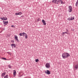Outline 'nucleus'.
<instances>
[{
	"instance_id": "obj_1",
	"label": "nucleus",
	"mask_w": 78,
	"mask_h": 78,
	"mask_svg": "<svg viewBox=\"0 0 78 78\" xmlns=\"http://www.w3.org/2000/svg\"><path fill=\"white\" fill-rule=\"evenodd\" d=\"M69 56H70V55L68 53H65L62 54V57L64 59L66 58H68Z\"/></svg>"
},
{
	"instance_id": "obj_2",
	"label": "nucleus",
	"mask_w": 78,
	"mask_h": 78,
	"mask_svg": "<svg viewBox=\"0 0 78 78\" xmlns=\"http://www.w3.org/2000/svg\"><path fill=\"white\" fill-rule=\"evenodd\" d=\"M61 0H53L52 2L54 3H55L57 4H58L59 2H60Z\"/></svg>"
},
{
	"instance_id": "obj_3",
	"label": "nucleus",
	"mask_w": 78,
	"mask_h": 78,
	"mask_svg": "<svg viewBox=\"0 0 78 78\" xmlns=\"http://www.w3.org/2000/svg\"><path fill=\"white\" fill-rule=\"evenodd\" d=\"M45 67L47 69H48V68H50V63H47L46 64Z\"/></svg>"
},
{
	"instance_id": "obj_4",
	"label": "nucleus",
	"mask_w": 78,
	"mask_h": 78,
	"mask_svg": "<svg viewBox=\"0 0 78 78\" xmlns=\"http://www.w3.org/2000/svg\"><path fill=\"white\" fill-rule=\"evenodd\" d=\"M44 73H45L46 74H48V75H50V74H51V73H50V71L48 70L45 71Z\"/></svg>"
},
{
	"instance_id": "obj_5",
	"label": "nucleus",
	"mask_w": 78,
	"mask_h": 78,
	"mask_svg": "<svg viewBox=\"0 0 78 78\" xmlns=\"http://www.w3.org/2000/svg\"><path fill=\"white\" fill-rule=\"evenodd\" d=\"M75 19L74 16H70L69 18H68V20H73Z\"/></svg>"
},
{
	"instance_id": "obj_6",
	"label": "nucleus",
	"mask_w": 78,
	"mask_h": 78,
	"mask_svg": "<svg viewBox=\"0 0 78 78\" xmlns=\"http://www.w3.org/2000/svg\"><path fill=\"white\" fill-rule=\"evenodd\" d=\"M1 19L3 20H7V18L6 17H1Z\"/></svg>"
},
{
	"instance_id": "obj_7",
	"label": "nucleus",
	"mask_w": 78,
	"mask_h": 78,
	"mask_svg": "<svg viewBox=\"0 0 78 78\" xmlns=\"http://www.w3.org/2000/svg\"><path fill=\"white\" fill-rule=\"evenodd\" d=\"M69 8L68 10L69 12H72V6H69Z\"/></svg>"
},
{
	"instance_id": "obj_8",
	"label": "nucleus",
	"mask_w": 78,
	"mask_h": 78,
	"mask_svg": "<svg viewBox=\"0 0 78 78\" xmlns=\"http://www.w3.org/2000/svg\"><path fill=\"white\" fill-rule=\"evenodd\" d=\"M14 39L16 40L17 42H19V39H18V37L17 35H15Z\"/></svg>"
},
{
	"instance_id": "obj_9",
	"label": "nucleus",
	"mask_w": 78,
	"mask_h": 78,
	"mask_svg": "<svg viewBox=\"0 0 78 78\" xmlns=\"http://www.w3.org/2000/svg\"><path fill=\"white\" fill-rule=\"evenodd\" d=\"M13 76L15 77L16 76V71L15 70H14L13 71Z\"/></svg>"
},
{
	"instance_id": "obj_10",
	"label": "nucleus",
	"mask_w": 78,
	"mask_h": 78,
	"mask_svg": "<svg viewBox=\"0 0 78 78\" xmlns=\"http://www.w3.org/2000/svg\"><path fill=\"white\" fill-rule=\"evenodd\" d=\"M4 24L5 25H6L8 23V21H3V22Z\"/></svg>"
},
{
	"instance_id": "obj_11",
	"label": "nucleus",
	"mask_w": 78,
	"mask_h": 78,
	"mask_svg": "<svg viewBox=\"0 0 78 78\" xmlns=\"http://www.w3.org/2000/svg\"><path fill=\"white\" fill-rule=\"evenodd\" d=\"M42 22L43 23L44 25H46V23H45V20H42Z\"/></svg>"
},
{
	"instance_id": "obj_12",
	"label": "nucleus",
	"mask_w": 78,
	"mask_h": 78,
	"mask_svg": "<svg viewBox=\"0 0 78 78\" xmlns=\"http://www.w3.org/2000/svg\"><path fill=\"white\" fill-rule=\"evenodd\" d=\"M6 75V73H2V77H3L5 75Z\"/></svg>"
},
{
	"instance_id": "obj_13",
	"label": "nucleus",
	"mask_w": 78,
	"mask_h": 78,
	"mask_svg": "<svg viewBox=\"0 0 78 78\" xmlns=\"http://www.w3.org/2000/svg\"><path fill=\"white\" fill-rule=\"evenodd\" d=\"M11 46H12V48H13V47H15V44H12L11 45Z\"/></svg>"
},
{
	"instance_id": "obj_14",
	"label": "nucleus",
	"mask_w": 78,
	"mask_h": 78,
	"mask_svg": "<svg viewBox=\"0 0 78 78\" xmlns=\"http://www.w3.org/2000/svg\"><path fill=\"white\" fill-rule=\"evenodd\" d=\"M75 69H78V64L76 65L75 66Z\"/></svg>"
},
{
	"instance_id": "obj_15",
	"label": "nucleus",
	"mask_w": 78,
	"mask_h": 78,
	"mask_svg": "<svg viewBox=\"0 0 78 78\" xmlns=\"http://www.w3.org/2000/svg\"><path fill=\"white\" fill-rule=\"evenodd\" d=\"M24 36H25V38L26 39H27V37H28V35L26 33L24 35Z\"/></svg>"
},
{
	"instance_id": "obj_16",
	"label": "nucleus",
	"mask_w": 78,
	"mask_h": 78,
	"mask_svg": "<svg viewBox=\"0 0 78 78\" xmlns=\"http://www.w3.org/2000/svg\"><path fill=\"white\" fill-rule=\"evenodd\" d=\"M18 15H20V16L21 14H22V12H18Z\"/></svg>"
},
{
	"instance_id": "obj_17",
	"label": "nucleus",
	"mask_w": 78,
	"mask_h": 78,
	"mask_svg": "<svg viewBox=\"0 0 78 78\" xmlns=\"http://www.w3.org/2000/svg\"><path fill=\"white\" fill-rule=\"evenodd\" d=\"M78 0H77V1L76 3V6H78Z\"/></svg>"
},
{
	"instance_id": "obj_18",
	"label": "nucleus",
	"mask_w": 78,
	"mask_h": 78,
	"mask_svg": "<svg viewBox=\"0 0 78 78\" xmlns=\"http://www.w3.org/2000/svg\"><path fill=\"white\" fill-rule=\"evenodd\" d=\"M4 78H8V75H7L5 76Z\"/></svg>"
},
{
	"instance_id": "obj_19",
	"label": "nucleus",
	"mask_w": 78,
	"mask_h": 78,
	"mask_svg": "<svg viewBox=\"0 0 78 78\" xmlns=\"http://www.w3.org/2000/svg\"><path fill=\"white\" fill-rule=\"evenodd\" d=\"M60 2H61V4H64V3L63 2H62V1L61 0L60 1Z\"/></svg>"
},
{
	"instance_id": "obj_20",
	"label": "nucleus",
	"mask_w": 78,
	"mask_h": 78,
	"mask_svg": "<svg viewBox=\"0 0 78 78\" xmlns=\"http://www.w3.org/2000/svg\"><path fill=\"white\" fill-rule=\"evenodd\" d=\"M25 34V33H22V36H24Z\"/></svg>"
},
{
	"instance_id": "obj_21",
	"label": "nucleus",
	"mask_w": 78,
	"mask_h": 78,
	"mask_svg": "<svg viewBox=\"0 0 78 78\" xmlns=\"http://www.w3.org/2000/svg\"><path fill=\"white\" fill-rule=\"evenodd\" d=\"M65 34H70L68 33L67 32H65Z\"/></svg>"
},
{
	"instance_id": "obj_22",
	"label": "nucleus",
	"mask_w": 78,
	"mask_h": 78,
	"mask_svg": "<svg viewBox=\"0 0 78 78\" xmlns=\"http://www.w3.org/2000/svg\"><path fill=\"white\" fill-rule=\"evenodd\" d=\"M38 61H39V59H35V62H38Z\"/></svg>"
},
{
	"instance_id": "obj_23",
	"label": "nucleus",
	"mask_w": 78,
	"mask_h": 78,
	"mask_svg": "<svg viewBox=\"0 0 78 78\" xmlns=\"http://www.w3.org/2000/svg\"><path fill=\"white\" fill-rule=\"evenodd\" d=\"M22 33H20L19 34L20 36H22Z\"/></svg>"
},
{
	"instance_id": "obj_24",
	"label": "nucleus",
	"mask_w": 78,
	"mask_h": 78,
	"mask_svg": "<svg viewBox=\"0 0 78 78\" xmlns=\"http://www.w3.org/2000/svg\"><path fill=\"white\" fill-rule=\"evenodd\" d=\"M2 59H4V60H6V58H2Z\"/></svg>"
},
{
	"instance_id": "obj_25",
	"label": "nucleus",
	"mask_w": 78,
	"mask_h": 78,
	"mask_svg": "<svg viewBox=\"0 0 78 78\" xmlns=\"http://www.w3.org/2000/svg\"><path fill=\"white\" fill-rule=\"evenodd\" d=\"M11 42L12 43H14V40L11 41Z\"/></svg>"
},
{
	"instance_id": "obj_26",
	"label": "nucleus",
	"mask_w": 78,
	"mask_h": 78,
	"mask_svg": "<svg viewBox=\"0 0 78 78\" xmlns=\"http://www.w3.org/2000/svg\"><path fill=\"white\" fill-rule=\"evenodd\" d=\"M8 66L9 68H10V69H11V66L8 65Z\"/></svg>"
},
{
	"instance_id": "obj_27",
	"label": "nucleus",
	"mask_w": 78,
	"mask_h": 78,
	"mask_svg": "<svg viewBox=\"0 0 78 78\" xmlns=\"http://www.w3.org/2000/svg\"><path fill=\"white\" fill-rule=\"evenodd\" d=\"M39 20H40V19L38 18L37 19V21H39Z\"/></svg>"
},
{
	"instance_id": "obj_28",
	"label": "nucleus",
	"mask_w": 78,
	"mask_h": 78,
	"mask_svg": "<svg viewBox=\"0 0 78 78\" xmlns=\"http://www.w3.org/2000/svg\"><path fill=\"white\" fill-rule=\"evenodd\" d=\"M66 32H67V33L69 32V30L67 29H66Z\"/></svg>"
},
{
	"instance_id": "obj_29",
	"label": "nucleus",
	"mask_w": 78,
	"mask_h": 78,
	"mask_svg": "<svg viewBox=\"0 0 78 78\" xmlns=\"http://www.w3.org/2000/svg\"><path fill=\"white\" fill-rule=\"evenodd\" d=\"M15 15H18V13H15Z\"/></svg>"
},
{
	"instance_id": "obj_30",
	"label": "nucleus",
	"mask_w": 78,
	"mask_h": 78,
	"mask_svg": "<svg viewBox=\"0 0 78 78\" xmlns=\"http://www.w3.org/2000/svg\"><path fill=\"white\" fill-rule=\"evenodd\" d=\"M65 34V32H62V34Z\"/></svg>"
},
{
	"instance_id": "obj_31",
	"label": "nucleus",
	"mask_w": 78,
	"mask_h": 78,
	"mask_svg": "<svg viewBox=\"0 0 78 78\" xmlns=\"http://www.w3.org/2000/svg\"><path fill=\"white\" fill-rule=\"evenodd\" d=\"M11 27H14V25H12V26H11Z\"/></svg>"
},
{
	"instance_id": "obj_32",
	"label": "nucleus",
	"mask_w": 78,
	"mask_h": 78,
	"mask_svg": "<svg viewBox=\"0 0 78 78\" xmlns=\"http://www.w3.org/2000/svg\"><path fill=\"white\" fill-rule=\"evenodd\" d=\"M6 60H8V61H9V59H6Z\"/></svg>"
},
{
	"instance_id": "obj_33",
	"label": "nucleus",
	"mask_w": 78,
	"mask_h": 78,
	"mask_svg": "<svg viewBox=\"0 0 78 78\" xmlns=\"http://www.w3.org/2000/svg\"><path fill=\"white\" fill-rule=\"evenodd\" d=\"M23 17V16H21V17Z\"/></svg>"
}]
</instances>
